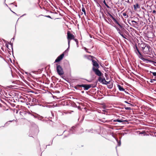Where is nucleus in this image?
<instances>
[{
	"label": "nucleus",
	"instance_id": "obj_43",
	"mask_svg": "<svg viewBox=\"0 0 156 156\" xmlns=\"http://www.w3.org/2000/svg\"><path fill=\"white\" fill-rule=\"evenodd\" d=\"M38 119L39 120H41L42 119V117H39L38 118Z\"/></svg>",
	"mask_w": 156,
	"mask_h": 156
},
{
	"label": "nucleus",
	"instance_id": "obj_58",
	"mask_svg": "<svg viewBox=\"0 0 156 156\" xmlns=\"http://www.w3.org/2000/svg\"><path fill=\"white\" fill-rule=\"evenodd\" d=\"M150 73H153V72H151V71H150Z\"/></svg>",
	"mask_w": 156,
	"mask_h": 156
},
{
	"label": "nucleus",
	"instance_id": "obj_55",
	"mask_svg": "<svg viewBox=\"0 0 156 156\" xmlns=\"http://www.w3.org/2000/svg\"><path fill=\"white\" fill-rule=\"evenodd\" d=\"M13 12L14 14H16V15H17L16 13H15V12Z\"/></svg>",
	"mask_w": 156,
	"mask_h": 156
},
{
	"label": "nucleus",
	"instance_id": "obj_5",
	"mask_svg": "<svg viewBox=\"0 0 156 156\" xmlns=\"http://www.w3.org/2000/svg\"><path fill=\"white\" fill-rule=\"evenodd\" d=\"M98 80L103 84L107 85L110 83V81H107L105 78H102L101 77H99L98 79Z\"/></svg>",
	"mask_w": 156,
	"mask_h": 156
},
{
	"label": "nucleus",
	"instance_id": "obj_39",
	"mask_svg": "<svg viewBox=\"0 0 156 156\" xmlns=\"http://www.w3.org/2000/svg\"><path fill=\"white\" fill-rule=\"evenodd\" d=\"M52 142H53V140H52L51 142V144H48V145H47L46 146V147H47V146H49V145H52Z\"/></svg>",
	"mask_w": 156,
	"mask_h": 156
},
{
	"label": "nucleus",
	"instance_id": "obj_50",
	"mask_svg": "<svg viewBox=\"0 0 156 156\" xmlns=\"http://www.w3.org/2000/svg\"><path fill=\"white\" fill-rule=\"evenodd\" d=\"M5 5L7 7H8V6L6 4V3H5Z\"/></svg>",
	"mask_w": 156,
	"mask_h": 156
},
{
	"label": "nucleus",
	"instance_id": "obj_22",
	"mask_svg": "<svg viewBox=\"0 0 156 156\" xmlns=\"http://www.w3.org/2000/svg\"><path fill=\"white\" fill-rule=\"evenodd\" d=\"M116 140L118 143V146H120L121 145V140H119V141L117 139H116Z\"/></svg>",
	"mask_w": 156,
	"mask_h": 156
},
{
	"label": "nucleus",
	"instance_id": "obj_19",
	"mask_svg": "<svg viewBox=\"0 0 156 156\" xmlns=\"http://www.w3.org/2000/svg\"><path fill=\"white\" fill-rule=\"evenodd\" d=\"M123 38L127 39L126 38V37L127 36L126 35H124L121 32L119 34Z\"/></svg>",
	"mask_w": 156,
	"mask_h": 156
},
{
	"label": "nucleus",
	"instance_id": "obj_51",
	"mask_svg": "<svg viewBox=\"0 0 156 156\" xmlns=\"http://www.w3.org/2000/svg\"><path fill=\"white\" fill-rule=\"evenodd\" d=\"M78 16L79 17V18H80V14H78Z\"/></svg>",
	"mask_w": 156,
	"mask_h": 156
},
{
	"label": "nucleus",
	"instance_id": "obj_49",
	"mask_svg": "<svg viewBox=\"0 0 156 156\" xmlns=\"http://www.w3.org/2000/svg\"><path fill=\"white\" fill-rule=\"evenodd\" d=\"M126 2H127L128 3H130V2H129V1H126Z\"/></svg>",
	"mask_w": 156,
	"mask_h": 156
},
{
	"label": "nucleus",
	"instance_id": "obj_27",
	"mask_svg": "<svg viewBox=\"0 0 156 156\" xmlns=\"http://www.w3.org/2000/svg\"><path fill=\"white\" fill-rule=\"evenodd\" d=\"M74 40L76 42V43L77 47H78V43H79V42H78V40L77 39H74Z\"/></svg>",
	"mask_w": 156,
	"mask_h": 156
},
{
	"label": "nucleus",
	"instance_id": "obj_29",
	"mask_svg": "<svg viewBox=\"0 0 156 156\" xmlns=\"http://www.w3.org/2000/svg\"><path fill=\"white\" fill-rule=\"evenodd\" d=\"M8 44H10V45L11 46L12 49V51H13V44L12 43H11V42L10 43L9 42H8Z\"/></svg>",
	"mask_w": 156,
	"mask_h": 156
},
{
	"label": "nucleus",
	"instance_id": "obj_11",
	"mask_svg": "<svg viewBox=\"0 0 156 156\" xmlns=\"http://www.w3.org/2000/svg\"><path fill=\"white\" fill-rule=\"evenodd\" d=\"M92 65L93 67H96L97 68H98L99 67V66L97 62L94 60L92 59Z\"/></svg>",
	"mask_w": 156,
	"mask_h": 156
},
{
	"label": "nucleus",
	"instance_id": "obj_47",
	"mask_svg": "<svg viewBox=\"0 0 156 156\" xmlns=\"http://www.w3.org/2000/svg\"><path fill=\"white\" fill-rule=\"evenodd\" d=\"M69 45H70V44H68V48L66 50H69Z\"/></svg>",
	"mask_w": 156,
	"mask_h": 156
},
{
	"label": "nucleus",
	"instance_id": "obj_13",
	"mask_svg": "<svg viewBox=\"0 0 156 156\" xmlns=\"http://www.w3.org/2000/svg\"><path fill=\"white\" fill-rule=\"evenodd\" d=\"M86 131L88 133H95L97 132V131L96 130H94L92 129H90L86 130Z\"/></svg>",
	"mask_w": 156,
	"mask_h": 156
},
{
	"label": "nucleus",
	"instance_id": "obj_54",
	"mask_svg": "<svg viewBox=\"0 0 156 156\" xmlns=\"http://www.w3.org/2000/svg\"><path fill=\"white\" fill-rule=\"evenodd\" d=\"M26 15V14H24L22 16H23L25 15Z\"/></svg>",
	"mask_w": 156,
	"mask_h": 156
},
{
	"label": "nucleus",
	"instance_id": "obj_20",
	"mask_svg": "<svg viewBox=\"0 0 156 156\" xmlns=\"http://www.w3.org/2000/svg\"><path fill=\"white\" fill-rule=\"evenodd\" d=\"M147 44H146L145 43H141V44H140V47L142 48L144 47Z\"/></svg>",
	"mask_w": 156,
	"mask_h": 156
},
{
	"label": "nucleus",
	"instance_id": "obj_40",
	"mask_svg": "<svg viewBox=\"0 0 156 156\" xmlns=\"http://www.w3.org/2000/svg\"><path fill=\"white\" fill-rule=\"evenodd\" d=\"M131 22L132 23H137V22L136 21H134V20H132L131 21Z\"/></svg>",
	"mask_w": 156,
	"mask_h": 156
},
{
	"label": "nucleus",
	"instance_id": "obj_56",
	"mask_svg": "<svg viewBox=\"0 0 156 156\" xmlns=\"http://www.w3.org/2000/svg\"><path fill=\"white\" fill-rule=\"evenodd\" d=\"M140 133L141 134H143L144 133L141 132V133Z\"/></svg>",
	"mask_w": 156,
	"mask_h": 156
},
{
	"label": "nucleus",
	"instance_id": "obj_38",
	"mask_svg": "<svg viewBox=\"0 0 156 156\" xmlns=\"http://www.w3.org/2000/svg\"><path fill=\"white\" fill-rule=\"evenodd\" d=\"M108 1V2H107L108 5V4L109 5H110V4H112V3L111 2V1Z\"/></svg>",
	"mask_w": 156,
	"mask_h": 156
},
{
	"label": "nucleus",
	"instance_id": "obj_37",
	"mask_svg": "<svg viewBox=\"0 0 156 156\" xmlns=\"http://www.w3.org/2000/svg\"><path fill=\"white\" fill-rule=\"evenodd\" d=\"M153 75L154 76H156V72H153L152 73Z\"/></svg>",
	"mask_w": 156,
	"mask_h": 156
},
{
	"label": "nucleus",
	"instance_id": "obj_60",
	"mask_svg": "<svg viewBox=\"0 0 156 156\" xmlns=\"http://www.w3.org/2000/svg\"><path fill=\"white\" fill-rule=\"evenodd\" d=\"M7 124L8 125L9 124V122H8Z\"/></svg>",
	"mask_w": 156,
	"mask_h": 156
},
{
	"label": "nucleus",
	"instance_id": "obj_15",
	"mask_svg": "<svg viewBox=\"0 0 156 156\" xmlns=\"http://www.w3.org/2000/svg\"><path fill=\"white\" fill-rule=\"evenodd\" d=\"M118 87L119 88V90L120 91H125V89L123 88V87L122 86H121L119 85H117Z\"/></svg>",
	"mask_w": 156,
	"mask_h": 156
},
{
	"label": "nucleus",
	"instance_id": "obj_25",
	"mask_svg": "<svg viewBox=\"0 0 156 156\" xmlns=\"http://www.w3.org/2000/svg\"><path fill=\"white\" fill-rule=\"evenodd\" d=\"M103 3L105 5V6L107 7V8H110V7H109L108 5V3L106 2V1H103Z\"/></svg>",
	"mask_w": 156,
	"mask_h": 156
},
{
	"label": "nucleus",
	"instance_id": "obj_35",
	"mask_svg": "<svg viewBox=\"0 0 156 156\" xmlns=\"http://www.w3.org/2000/svg\"><path fill=\"white\" fill-rule=\"evenodd\" d=\"M12 120H10V121H8V122H6V123H5V126H7V124L8 122H12Z\"/></svg>",
	"mask_w": 156,
	"mask_h": 156
},
{
	"label": "nucleus",
	"instance_id": "obj_44",
	"mask_svg": "<svg viewBox=\"0 0 156 156\" xmlns=\"http://www.w3.org/2000/svg\"><path fill=\"white\" fill-rule=\"evenodd\" d=\"M6 46L8 49L10 50V49L9 48V46L8 44H6Z\"/></svg>",
	"mask_w": 156,
	"mask_h": 156
},
{
	"label": "nucleus",
	"instance_id": "obj_14",
	"mask_svg": "<svg viewBox=\"0 0 156 156\" xmlns=\"http://www.w3.org/2000/svg\"><path fill=\"white\" fill-rule=\"evenodd\" d=\"M133 8L134 10H136L137 9H140V6L137 3L135 5H133Z\"/></svg>",
	"mask_w": 156,
	"mask_h": 156
},
{
	"label": "nucleus",
	"instance_id": "obj_3",
	"mask_svg": "<svg viewBox=\"0 0 156 156\" xmlns=\"http://www.w3.org/2000/svg\"><path fill=\"white\" fill-rule=\"evenodd\" d=\"M68 44H69L70 43V40L74 39V36L72 34H71L69 31H68L67 33Z\"/></svg>",
	"mask_w": 156,
	"mask_h": 156
},
{
	"label": "nucleus",
	"instance_id": "obj_42",
	"mask_svg": "<svg viewBox=\"0 0 156 156\" xmlns=\"http://www.w3.org/2000/svg\"><path fill=\"white\" fill-rule=\"evenodd\" d=\"M124 91L126 94H129L128 93V92L127 91L125 90V91Z\"/></svg>",
	"mask_w": 156,
	"mask_h": 156
},
{
	"label": "nucleus",
	"instance_id": "obj_26",
	"mask_svg": "<svg viewBox=\"0 0 156 156\" xmlns=\"http://www.w3.org/2000/svg\"><path fill=\"white\" fill-rule=\"evenodd\" d=\"M112 19L113 20L114 22L115 23H116L118 25L119 24V23L118 22L114 17H113V18Z\"/></svg>",
	"mask_w": 156,
	"mask_h": 156
},
{
	"label": "nucleus",
	"instance_id": "obj_34",
	"mask_svg": "<svg viewBox=\"0 0 156 156\" xmlns=\"http://www.w3.org/2000/svg\"><path fill=\"white\" fill-rule=\"evenodd\" d=\"M152 13L154 14V15H156V11L155 10H154L152 11Z\"/></svg>",
	"mask_w": 156,
	"mask_h": 156
},
{
	"label": "nucleus",
	"instance_id": "obj_46",
	"mask_svg": "<svg viewBox=\"0 0 156 156\" xmlns=\"http://www.w3.org/2000/svg\"><path fill=\"white\" fill-rule=\"evenodd\" d=\"M80 87H77V85L75 87V88L76 89H77V88Z\"/></svg>",
	"mask_w": 156,
	"mask_h": 156
},
{
	"label": "nucleus",
	"instance_id": "obj_62",
	"mask_svg": "<svg viewBox=\"0 0 156 156\" xmlns=\"http://www.w3.org/2000/svg\"><path fill=\"white\" fill-rule=\"evenodd\" d=\"M155 1V3H156V1Z\"/></svg>",
	"mask_w": 156,
	"mask_h": 156
},
{
	"label": "nucleus",
	"instance_id": "obj_21",
	"mask_svg": "<svg viewBox=\"0 0 156 156\" xmlns=\"http://www.w3.org/2000/svg\"><path fill=\"white\" fill-rule=\"evenodd\" d=\"M114 27L115 28V29H116L117 30L118 32V33L119 34L121 32V30L120 29L118 28V27H117L116 26H114Z\"/></svg>",
	"mask_w": 156,
	"mask_h": 156
},
{
	"label": "nucleus",
	"instance_id": "obj_10",
	"mask_svg": "<svg viewBox=\"0 0 156 156\" xmlns=\"http://www.w3.org/2000/svg\"><path fill=\"white\" fill-rule=\"evenodd\" d=\"M152 5V1H147L146 2L145 6L148 8L149 7V8H150L151 9V6Z\"/></svg>",
	"mask_w": 156,
	"mask_h": 156
},
{
	"label": "nucleus",
	"instance_id": "obj_64",
	"mask_svg": "<svg viewBox=\"0 0 156 156\" xmlns=\"http://www.w3.org/2000/svg\"><path fill=\"white\" fill-rule=\"evenodd\" d=\"M55 14H57V13L56 12H55Z\"/></svg>",
	"mask_w": 156,
	"mask_h": 156
},
{
	"label": "nucleus",
	"instance_id": "obj_17",
	"mask_svg": "<svg viewBox=\"0 0 156 156\" xmlns=\"http://www.w3.org/2000/svg\"><path fill=\"white\" fill-rule=\"evenodd\" d=\"M134 48V49H135V52H136V51H137V53H140V51L139 49H138L137 46H136V44H135V48Z\"/></svg>",
	"mask_w": 156,
	"mask_h": 156
},
{
	"label": "nucleus",
	"instance_id": "obj_28",
	"mask_svg": "<svg viewBox=\"0 0 156 156\" xmlns=\"http://www.w3.org/2000/svg\"><path fill=\"white\" fill-rule=\"evenodd\" d=\"M82 11L84 12V13L85 14V15H86V11H85V9L84 7H83L82 8Z\"/></svg>",
	"mask_w": 156,
	"mask_h": 156
},
{
	"label": "nucleus",
	"instance_id": "obj_32",
	"mask_svg": "<svg viewBox=\"0 0 156 156\" xmlns=\"http://www.w3.org/2000/svg\"><path fill=\"white\" fill-rule=\"evenodd\" d=\"M118 25L119 26L120 28L122 29H122H124L123 28V27L122 25H121L119 23Z\"/></svg>",
	"mask_w": 156,
	"mask_h": 156
},
{
	"label": "nucleus",
	"instance_id": "obj_6",
	"mask_svg": "<svg viewBox=\"0 0 156 156\" xmlns=\"http://www.w3.org/2000/svg\"><path fill=\"white\" fill-rule=\"evenodd\" d=\"M77 86L83 87L84 88V90H88L90 88V85H89V84H77Z\"/></svg>",
	"mask_w": 156,
	"mask_h": 156
},
{
	"label": "nucleus",
	"instance_id": "obj_52",
	"mask_svg": "<svg viewBox=\"0 0 156 156\" xmlns=\"http://www.w3.org/2000/svg\"><path fill=\"white\" fill-rule=\"evenodd\" d=\"M64 2H65V3H67V2L68 1H65V0H64Z\"/></svg>",
	"mask_w": 156,
	"mask_h": 156
},
{
	"label": "nucleus",
	"instance_id": "obj_16",
	"mask_svg": "<svg viewBox=\"0 0 156 156\" xmlns=\"http://www.w3.org/2000/svg\"><path fill=\"white\" fill-rule=\"evenodd\" d=\"M113 122H127L128 121L127 120H122L119 119H115L113 120Z\"/></svg>",
	"mask_w": 156,
	"mask_h": 156
},
{
	"label": "nucleus",
	"instance_id": "obj_63",
	"mask_svg": "<svg viewBox=\"0 0 156 156\" xmlns=\"http://www.w3.org/2000/svg\"><path fill=\"white\" fill-rule=\"evenodd\" d=\"M25 73H26V74H27V72H26Z\"/></svg>",
	"mask_w": 156,
	"mask_h": 156
},
{
	"label": "nucleus",
	"instance_id": "obj_31",
	"mask_svg": "<svg viewBox=\"0 0 156 156\" xmlns=\"http://www.w3.org/2000/svg\"><path fill=\"white\" fill-rule=\"evenodd\" d=\"M125 108V109L126 110H131V108L130 107H124Z\"/></svg>",
	"mask_w": 156,
	"mask_h": 156
},
{
	"label": "nucleus",
	"instance_id": "obj_4",
	"mask_svg": "<svg viewBox=\"0 0 156 156\" xmlns=\"http://www.w3.org/2000/svg\"><path fill=\"white\" fill-rule=\"evenodd\" d=\"M98 68H95L94 67H93L92 68V70L95 73L96 75L98 76H101L103 74L98 69Z\"/></svg>",
	"mask_w": 156,
	"mask_h": 156
},
{
	"label": "nucleus",
	"instance_id": "obj_36",
	"mask_svg": "<svg viewBox=\"0 0 156 156\" xmlns=\"http://www.w3.org/2000/svg\"><path fill=\"white\" fill-rule=\"evenodd\" d=\"M44 16L45 17H47L48 18H50V19H52V18H51V17L50 16H49V15H47V16Z\"/></svg>",
	"mask_w": 156,
	"mask_h": 156
},
{
	"label": "nucleus",
	"instance_id": "obj_33",
	"mask_svg": "<svg viewBox=\"0 0 156 156\" xmlns=\"http://www.w3.org/2000/svg\"><path fill=\"white\" fill-rule=\"evenodd\" d=\"M156 80L155 79H151L150 82L151 83H153L154 82V81H156Z\"/></svg>",
	"mask_w": 156,
	"mask_h": 156
},
{
	"label": "nucleus",
	"instance_id": "obj_53",
	"mask_svg": "<svg viewBox=\"0 0 156 156\" xmlns=\"http://www.w3.org/2000/svg\"><path fill=\"white\" fill-rule=\"evenodd\" d=\"M12 87V86H9V88H11V87Z\"/></svg>",
	"mask_w": 156,
	"mask_h": 156
},
{
	"label": "nucleus",
	"instance_id": "obj_61",
	"mask_svg": "<svg viewBox=\"0 0 156 156\" xmlns=\"http://www.w3.org/2000/svg\"><path fill=\"white\" fill-rule=\"evenodd\" d=\"M65 131H66V130L64 131L63 133H64Z\"/></svg>",
	"mask_w": 156,
	"mask_h": 156
},
{
	"label": "nucleus",
	"instance_id": "obj_57",
	"mask_svg": "<svg viewBox=\"0 0 156 156\" xmlns=\"http://www.w3.org/2000/svg\"><path fill=\"white\" fill-rule=\"evenodd\" d=\"M81 92H82V93H83L84 92L83 91H81Z\"/></svg>",
	"mask_w": 156,
	"mask_h": 156
},
{
	"label": "nucleus",
	"instance_id": "obj_41",
	"mask_svg": "<svg viewBox=\"0 0 156 156\" xmlns=\"http://www.w3.org/2000/svg\"><path fill=\"white\" fill-rule=\"evenodd\" d=\"M124 102L126 103L129 104L131 105H132V104L129 103L127 101H126Z\"/></svg>",
	"mask_w": 156,
	"mask_h": 156
},
{
	"label": "nucleus",
	"instance_id": "obj_8",
	"mask_svg": "<svg viewBox=\"0 0 156 156\" xmlns=\"http://www.w3.org/2000/svg\"><path fill=\"white\" fill-rule=\"evenodd\" d=\"M75 127L74 126L72 127L70 129L69 131V133L68 134V135L67 136H65V137H67L71 134L75 133Z\"/></svg>",
	"mask_w": 156,
	"mask_h": 156
},
{
	"label": "nucleus",
	"instance_id": "obj_45",
	"mask_svg": "<svg viewBox=\"0 0 156 156\" xmlns=\"http://www.w3.org/2000/svg\"><path fill=\"white\" fill-rule=\"evenodd\" d=\"M145 46H144V47H143V48H142V50H143V51L144 52V48H145Z\"/></svg>",
	"mask_w": 156,
	"mask_h": 156
},
{
	"label": "nucleus",
	"instance_id": "obj_24",
	"mask_svg": "<svg viewBox=\"0 0 156 156\" xmlns=\"http://www.w3.org/2000/svg\"><path fill=\"white\" fill-rule=\"evenodd\" d=\"M122 15L123 16H125V18H127L129 16L127 15L126 12H123L122 13Z\"/></svg>",
	"mask_w": 156,
	"mask_h": 156
},
{
	"label": "nucleus",
	"instance_id": "obj_7",
	"mask_svg": "<svg viewBox=\"0 0 156 156\" xmlns=\"http://www.w3.org/2000/svg\"><path fill=\"white\" fill-rule=\"evenodd\" d=\"M64 56V53H62L61 55H59L57 57V58L55 59L54 62V63L57 62H60Z\"/></svg>",
	"mask_w": 156,
	"mask_h": 156
},
{
	"label": "nucleus",
	"instance_id": "obj_9",
	"mask_svg": "<svg viewBox=\"0 0 156 156\" xmlns=\"http://www.w3.org/2000/svg\"><path fill=\"white\" fill-rule=\"evenodd\" d=\"M145 46L144 48V53L145 54H147L148 52L150 51V49L151 48L150 46L147 44Z\"/></svg>",
	"mask_w": 156,
	"mask_h": 156
},
{
	"label": "nucleus",
	"instance_id": "obj_1",
	"mask_svg": "<svg viewBox=\"0 0 156 156\" xmlns=\"http://www.w3.org/2000/svg\"><path fill=\"white\" fill-rule=\"evenodd\" d=\"M56 69L58 74L59 75H62L64 73L63 68L60 65L56 64Z\"/></svg>",
	"mask_w": 156,
	"mask_h": 156
},
{
	"label": "nucleus",
	"instance_id": "obj_12",
	"mask_svg": "<svg viewBox=\"0 0 156 156\" xmlns=\"http://www.w3.org/2000/svg\"><path fill=\"white\" fill-rule=\"evenodd\" d=\"M94 1L97 3V6L98 7H99L100 8V12L101 13V14H102L103 17H104V16H103V15H104L103 13V12H101V10L103 9L102 8V7H101V6L100 5V4H99L97 2V1Z\"/></svg>",
	"mask_w": 156,
	"mask_h": 156
},
{
	"label": "nucleus",
	"instance_id": "obj_18",
	"mask_svg": "<svg viewBox=\"0 0 156 156\" xmlns=\"http://www.w3.org/2000/svg\"><path fill=\"white\" fill-rule=\"evenodd\" d=\"M97 85V83H96L95 84H90L89 85H90V88H94L96 87Z\"/></svg>",
	"mask_w": 156,
	"mask_h": 156
},
{
	"label": "nucleus",
	"instance_id": "obj_30",
	"mask_svg": "<svg viewBox=\"0 0 156 156\" xmlns=\"http://www.w3.org/2000/svg\"><path fill=\"white\" fill-rule=\"evenodd\" d=\"M107 14H108V15H109V16L110 17H111V18H112H112H113V17H113V16H112L111 14H110V13H109V12H107Z\"/></svg>",
	"mask_w": 156,
	"mask_h": 156
},
{
	"label": "nucleus",
	"instance_id": "obj_59",
	"mask_svg": "<svg viewBox=\"0 0 156 156\" xmlns=\"http://www.w3.org/2000/svg\"><path fill=\"white\" fill-rule=\"evenodd\" d=\"M14 38H13L12 39H13V40H14Z\"/></svg>",
	"mask_w": 156,
	"mask_h": 156
},
{
	"label": "nucleus",
	"instance_id": "obj_48",
	"mask_svg": "<svg viewBox=\"0 0 156 156\" xmlns=\"http://www.w3.org/2000/svg\"><path fill=\"white\" fill-rule=\"evenodd\" d=\"M141 9H143L145 10V9L144 8V6H142L141 7Z\"/></svg>",
	"mask_w": 156,
	"mask_h": 156
},
{
	"label": "nucleus",
	"instance_id": "obj_23",
	"mask_svg": "<svg viewBox=\"0 0 156 156\" xmlns=\"http://www.w3.org/2000/svg\"><path fill=\"white\" fill-rule=\"evenodd\" d=\"M113 83H112L109 85H107V87L109 89H111L112 88V87H113Z\"/></svg>",
	"mask_w": 156,
	"mask_h": 156
},
{
	"label": "nucleus",
	"instance_id": "obj_2",
	"mask_svg": "<svg viewBox=\"0 0 156 156\" xmlns=\"http://www.w3.org/2000/svg\"><path fill=\"white\" fill-rule=\"evenodd\" d=\"M136 53L137 54V55H138V57L141 60L143 61H144L145 62H146L148 63V62H152V63H155L156 64V62L144 58L143 57V56L140 52V53H138H138L136 51Z\"/></svg>",
	"mask_w": 156,
	"mask_h": 156
}]
</instances>
